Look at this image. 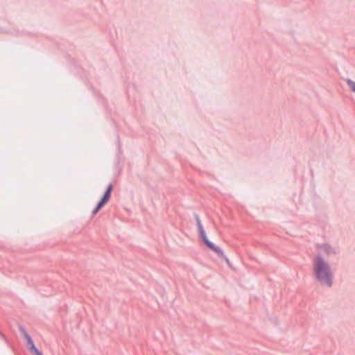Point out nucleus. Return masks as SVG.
Listing matches in <instances>:
<instances>
[{
    "label": "nucleus",
    "instance_id": "1",
    "mask_svg": "<svg viewBox=\"0 0 355 355\" xmlns=\"http://www.w3.org/2000/svg\"><path fill=\"white\" fill-rule=\"evenodd\" d=\"M313 268L317 280L324 286L331 285L332 274L329 266L320 256L313 259Z\"/></svg>",
    "mask_w": 355,
    "mask_h": 355
},
{
    "label": "nucleus",
    "instance_id": "2",
    "mask_svg": "<svg viewBox=\"0 0 355 355\" xmlns=\"http://www.w3.org/2000/svg\"><path fill=\"white\" fill-rule=\"evenodd\" d=\"M200 236H201V237H202V240L204 241V242L207 244V246H208L211 250H212L213 251H214L216 254H218V255H220V256H223V250H222L220 248H218V247L216 246L214 243H212L211 242H210V241L208 240V239H207V236H206L205 232L200 234Z\"/></svg>",
    "mask_w": 355,
    "mask_h": 355
},
{
    "label": "nucleus",
    "instance_id": "3",
    "mask_svg": "<svg viewBox=\"0 0 355 355\" xmlns=\"http://www.w3.org/2000/svg\"><path fill=\"white\" fill-rule=\"evenodd\" d=\"M112 190V186L110 184L108 186L106 192L105 193L103 197L102 198V199L99 202V203L104 205L107 202V201L110 198Z\"/></svg>",
    "mask_w": 355,
    "mask_h": 355
},
{
    "label": "nucleus",
    "instance_id": "4",
    "mask_svg": "<svg viewBox=\"0 0 355 355\" xmlns=\"http://www.w3.org/2000/svg\"><path fill=\"white\" fill-rule=\"evenodd\" d=\"M26 338L28 340L29 345H31V350L33 355H42V353L37 349L35 345H34L32 339L28 336H26Z\"/></svg>",
    "mask_w": 355,
    "mask_h": 355
},
{
    "label": "nucleus",
    "instance_id": "5",
    "mask_svg": "<svg viewBox=\"0 0 355 355\" xmlns=\"http://www.w3.org/2000/svg\"><path fill=\"white\" fill-rule=\"evenodd\" d=\"M103 205L98 202L96 207L93 210V214L95 215Z\"/></svg>",
    "mask_w": 355,
    "mask_h": 355
},
{
    "label": "nucleus",
    "instance_id": "6",
    "mask_svg": "<svg viewBox=\"0 0 355 355\" xmlns=\"http://www.w3.org/2000/svg\"><path fill=\"white\" fill-rule=\"evenodd\" d=\"M349 85L352 90L355 92V83L353 81H349Z\"/></svg>",
    "mask_w": 355,
    "mask_h": 355
},
{
    "label": "nucleus",
    "instance_id": "7",
    "mask_svg": "<svg viewBox=\"0 0 355 355\" xmlns=\"http://www.w3.org/2000/svg\"><path fill=\"white\" fill-rule=\"evenodd\" d=\"M198 228H199L200 234L205 232L204 229H203L202 225H201V223L199 221H198Z\"/></svg>",
    "mask_w": 355,
    "mask_h": 355
}]
</instances>
